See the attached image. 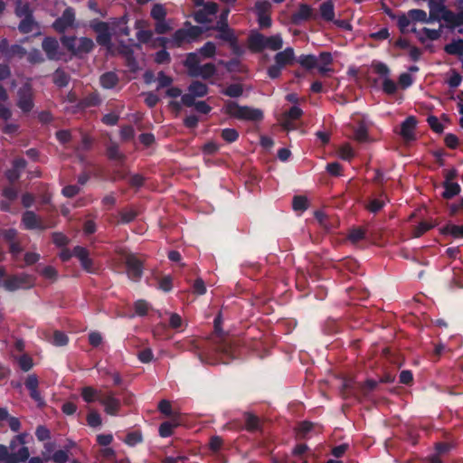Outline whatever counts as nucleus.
I'll list each match as a JSON object with an SVG mask.
<instances>
[{
	"label": "nucleus",
	"instance_id": "1",
	"mask_svg": "<svg viewBox=\"0 0 463 463\" xmlns=\"http://www.w3.org/2000/svg\"><path fill=\"white\" fill-rule=\"evenodd\" d=\"M27 434L17 435L10 443L12 452L5 445L0 444V463H20L28 459L30 453L24 446Z\"/></svg>",
	"mask_w": 463,
	"mask_h": 463
},
{
	"label": "nucleus",
	"instance_id": "2",
	"mask_svg": "<svg viewBox=\"0 0 463 463\" xmlns=\"http://www.w3.org/2000/svg\"><path fill=\"white\" fill-rule=\"evenodd\" d=\"M429 15L431 22L444 20L452 26L463 24V9L460 10L458 14H454L449 11L443 3L436 0L429 1Z\"/></svg>",
	"mask_w": 463,
	"mask_h": 463
},
{
	"label": "nucleus",
	"instance_id": "3",
	"mask_svg": "<svg viewBox=\"0 0 463 463\" xmlns=\"http://www.w3.org/2000/svg\"><path fill=\"white\" fill-rule=\"evenodd\" d=\"M223 111L227 115L241 120L260 121L263 118L262 110L250 107H241L233 101H228L223 107Z\"/></svg>",
	"mask_w": 463,
	"mask_h": 463
},
{
	"label": "nucleus",
	"instance_id": "4",
	"mask_svg": "<svg viewBox=\"0 0 463 463\" xmlns=\"http://www.w3.org/2000/svg\"><path fill=\"white\" fill-rule=\"evenodd\" d=\"M282 44L283 41L280 35L267 37L260 33H253L249 38V47L253 52H260L263 49L277 51L282 47Z\"/></svg>",
	"mask_w": 463,
	"mask_h": 463
},
{
	"label": "nucleus",
	"instance_id": "5",
	"mask_svg": "<svg viewBox=\"0 0 463 463\" xmlns=\"http://www.w3.org/2000/svg\"><path fill=\"white\" fill-rule=\"evenodd\" d=\"M202 33V29L198 26L188 25L177 30L172 36L171 40L160 39L165 44L169 43L171 47L181 46L184 43H190L195 40Z\"/></svg>",
	"mask_w": 463,
	"mask_h": 463
},
{
	"label": "nucleus",
	"instance_id": "6",
	"mask_svg": "<svg viewBox=\"0 0 463 463\" xmlns=\"http://www.w3.org/2000/svg\"><path fill=\"white\" fill-rule=\"evenodd\" d=\"M93 28L97 33V42L99 44L106 46L109 52L114 53V50L110 43V32H113L112 23L108 24L104 22H99L93 26Z\"/></svg>",
	"mask_w": 463,
	"mask_h": 463
},
{
	"label": "nucleus",
	"instance_id": "7",
	"mask_svg": "<svg viewBox=\"0 0 463 463\" xmlns=\"http://www.w3.org/2000/svg\"><path fill=\"white\" fill-rule=\"evenodd\" d=\"M127 274L133 281H138L143 273V261L132 253L125 254Z\"/></svg>",
	"mask_w": 463,
	"mask_h": 463
},
{
	"label": "nucleus",
	"instance_id": "8",
	"mask_svg": "<svg viewBox=\"0 0 463 463\" xmlns=\"http://www.w3.org/2000/svg\"><path fill=\"white\" fill-rule=\"evenodd\" d=\"M207 86L201 81H194L188 88V93L182 96L184 105L191 107L194 104V99L203 97L207 94Z\"/></svg>",
	"mask_w": 463,
	"mask_h": 463
},
{
	"label": "nucleus",
	"instance_id": "9",
	"mask_svg": "<svg viewBox=\"0 0 463 463\" xmlns=\"http://www.w3.org/2000/svg\"><path fill=\"white\" fill-rule=\"evenodd\" d=\"M33 279L27 274H20L6 279L4 287L8 291H14L20 288H28L33 287Z\"/></svg>",
	"mask_w": 463,
	"mask_h": 463
},
{
	"label": "nucleus",
	"instance_id": "10",
	"mask_svg": "<svg viewBox=\"0 0 463 463\" xmlns=\"http://www.w3.org/2000/svg\"><path fill=\"white\" fill-rule=\"evenodd\" d=\"M99 402L103 405L105 412L116 415L120 408V402L111 391L99 393Z\"/></svg>",
	"mask_w": 463,
	"mask_h": 463
},
{
	"label": "nucleus",
	"instance_id": "11",
	"mask_svg": "<svg viewBox=\"0 0 463 463\" xmlns=\"http://www.w3.org/2000/svg\"><path fill=\"white\" fill-rule=\"evenodd\" d=\"M75 23V15L71 8H67L62 15L53 23V28L58 33H63L68 29L73 28Z\"/></svg>",
	"mask_w": 463,
	"mask_h": 463
},
{
	"label": "nucleus",
	"instance_id": "12",
	"mask_svg": "<svg viewBox=\"0 0 463 463\" xmlns=\"http://www.w3.org/2000/svg\"><path fill=\"white\" fill-rule=\"evenodd\" d=\"M302 115V109L298 106H294L288 111H285L283 114H281L279 120L281 127L285 130L288 131L294 128L292 124L293 121L299 118Z\"/></svg>",
	"mask_w": 463,
	"mask_h": 463
},
{
	"label": "nucleus",
	"instance_id": "13",
	"mask_svg": "<svg viewBox=\"0 0 463 463\" xmlns=\"http://www.w3.org/2000/svg\"><path fill=\"white\" fill-rule=\"evenodd\" d=\"M42 48L50 60H60L61 58L60 45L56 39L52 37L45 38L42 43Z\"/></svg>",
	"mask_w": 463,
	"mask_h": 463
},
{
	"label": "nucleus",
	"instance_id": "14",
	"mask_svg": "<svg viewBox=\"0 0 463 463\" xmlns=\"http://www.w3.org/2000/svg\"><path fill=\"white\" fill-rule=\"evenodd\" d=\"M31 88L24 86L18 91L17 106L24 112L30 111L33 106Z\"/></svg>",
	"mask_w": 463,
	"mask_h": 463
},
{
	"label": "nucleus",
	"instance_id": "15",
	"mask_svg": "<svg viewBox=\"0 0 463 463\" xmlns=\"http://www.w3.org/2000/svg\"><path fill=\"white\" fill-rule=\"evenodd\" d=\"M73 255L79 259L81 267L88 272H94L93 260L90 258V253L87 249L77 246L73 249Z\"/></svg>",
	"mask_w": 463,
	"mask_h": 463
},
{
	"label": "nucleus",
	"instance_id": "16",
	"mask_svg": "<svg viewBox=\"0 0 463 463\" xmlns=\"http://www.w3.org/2000/svg\"><path fill=\"white\" fill-rule=\"evenodd\" d=\"M26 388L30 392V396L39 404L43 405L44 402L41 397V394L38 391L39 380L36 374L32 373L29 374L24 383Z\"/></svg>",
	"mask_w": 463,
	"mask_h": 463
},
{
	"label": "nucleus",
	"instance_id": "17",
	"mask_svg": "<svg viewBox=\"0 0 463 463\" xmlns=\"http://www.w3.org/2000/svg\"><path fill=\"white\" fill-rule=\"evenodd\" d=\"M22 221L26 229L44 230L47 228V226L43 223L41 219L33 212H25L23 215Z\"/></svg>",
	"mask_w": 463,
	"mask_h": 463
},
{
	"label": "nucleus",
	"instance_id": "18",
	"mask_svg": "<svg viewBox=\"0 0 463 463\" xmlns=\"http://www.w3.org/2000/svg\"><path fill=\"white\" fill-rule=\"evenodd\" d=\"M416 121L412 117L408 118L402 124L401 128V136L405 141L414 139V128Z\"/></svg>",
	"mask_w": 463,
	"mask_h": 463
},
{
	"label": "nucleus",
	"instance_id": "19",
	"mask_svg": "<svg viewBox=\"0 0 463 463\" xmlns=\"http://www.w3.org/2000/svg\"><path fill=\"white\" fill-rule=\"evenodd\" d=\"M295 53L292 48H287L275 55V61L278 65L284 67L291 64L294 61Z\"/></svg>",
	"mask_w": 463,
	"mask_h": 463
},
{
	"label": "nucleus",
	"instance_id": "20",
	"mask_svg": "<svg viewBox=\"0 0 463 463\" xmlns=\"http://www.w3.org/2000/svg\"><path fill=\"white\" fill-rule=\"evenodd\" d=\"M200 57L199 53L191 52L187 55L185 61H184V66L186 67L188 71V74L190 76H193L194 73L198 70L200 66Z\"/></svg>",
	"mask_w": 463,
	"mask_h": 463
},
{
	"label": "nucleus",
	"instance_id": "21",
	"mask_svg": "<svg viewBox=\"0 0 463 463\" xmlns=\"http://www.w3.org/2000/svg\"><path fill=\"white\" fill-rule=\"evenodd\" d=\"M312 15V8L307 5H300L298 10L292 15V21L296 24L307 20Z\"/></svg>",
	"mask_w": 463,
	"mask_h": 463
},
{
	"label": "nucleus",
	"instance_id": "22",
	"mask_svg": "<svg viewBox=\"0 0 463 463\" xmlns=\"http://www.w3.org/2000/svg\"><path fill=\"white\" fill-rule=\"evenodd\" d=\"M94 43L91 39L81 37L77 39L75 54L87 53L92 50Z\"/></svg>",
	"mask_w": 463,
	"mask_h": 463
},
{
	"label": "nucleus",
	"instance_id": "23",
	"mask_svg": "<svg viewBox=\"0 0 463 463\" xmlns=\"http://www.w3.org/2000/svg\"><path fill=\"white\" fill-rule=\"evenodd\" d=\"M81 397L86 402H93L96 399L99 400V393H102L100 390H97L92 386H85L80 391Z\"/></svg>",
	"mask_w": 463,
	"mask_h": 463
},
{
	"label": "nucleus",
	"instance_id": "24",
	"mask_svg": "<svg viewBox=\"0 0 463 463\" xmlns=\"http://www.w3.org/2000/svg\"><path fill=\"white\" fill-rule=\"evenodd\" d=\"M216 72V68L213 63H206L203 65H200L198 70L194 73L192 77H202L203 79H208L214 75Z\"/></svg>",
	"mask_w": 463,
	"mask_h": 463
},
{
	"label": "nucleus",
	"instance_id": "25",
	"mask_svg": "<svg viewBox=\"0 0 463 463\" xmlns=\"http://www.w3.org/2000/svg\"><path fill=\"white\" fill-rule=\"evenodd\" d=\"M443 186L445 191L442 194L443 198L451 199L460 193V186L458 183L454 182H444Z\"/></svg>",
	"mask_w": 463,
	"mask_h": 463
},
{
	"label": "nucleus",
	"instance_id": "26",
	"mask_svg": "<svg viewBox=\"0 0 463 463\" xmlns=\"http://www.w3.org/2000/svg\"><path fill=\"white\" fill-rule=\"evenodd\" d=\"M217 29L220 32L217 38L228 42L231 44H233L235 37L233 35L232 31L230 28H228L227 24H218Z\"/></svg>",
	"mask_w": 463,
	"mask_h": 463
},
{
	"label": "nucleus",
	"instance_id": "27",
	"mask_svg": "<svg viewBox=\"0 0 463 463\" xmlns=\"http://www.w3.org/2000/svg\"><path fill=\"white\" fill-rule=\"evenodd\" d=\"M321 16L326 21H333L335 17L334 4L331 0L324 2L320 5Z\"/></svg>",
	"mask_w": 463,
	"mask_h": 463
},
{
	"label": "nucleus",
	"instance_id": "28",
	"mask_svg": "<svg viewBox=\"0 0 463 463\" xmlns=\"http://www.w3.org/2000/svg\"><path fill=\"white\" fill-rule=\"evenodd\" d=\"M436 225H438V222H421L419 225L414 227V229L412 231V237L419 238L422 234H424L426 232H428L429 230L435 227Z\"/></svg>",
	"mask_w": 463,
	"mask_h": 463
},
{
	"label": "nucleus",
	"instance_id": "29",
	"mask_svg": "<svg viewBox=\"0 0 463 463\" xmlns=\"http://www.w3.org/2000/svg\"><path fill=\"white\" fill-rule=\"evenodd\" d=\"M445 51L449 54L462 55L463 54V40L458 39L445 46Z\"/></svg>",
	"mask_w": 463,
	"mask_h": 463
},
{
	"label": "nucleus",
	"instance_id": "30",
	"mask_svg": "<svg viewBox=\"0 0 463 463\" xmlns=\"http://www.w3.org/2000/svg\"><path fill=\"white\" fill-rule=\"evenodd\" d=\"M409 17L412 21L422 22V23H430V15H427V13L420 9H412L408 12Z\"/></svg>",
	"mask_w": 463,
	"mask_h": 463
},
{
	"label": "nucleus",
	"instance_id": "31",
	"mask_svg": "<svg viewBox=\"0 0 463 463\" xmlns=\"http://www.w3.org/2000/svg\"><path fill=\"white\" fill-rule=\"evenodd\" d=\"M440 232L443 234H450L454 238H463V225L448 224Z\"/></svg>",
	"mask_w": 463,
	"mask_h": 463
},
{
	"label": "nucleus",
	"instance_id": "32",
	"mask_svg": "<svg viewBox=\"0 0 463 463\" xmlns=\"http://www.w3.org/2000/svg\"><path fill=\"white\" fill-rule=\"evenodd\" d=\"M100 83L106 89H111L118 83V77L112 72H108L100 77Z\"/></svg>",
	"mask_w": 463,
	"mask_h": 463
},
{
	"label": "nucleus",
	"instance_id": "33",
	"mask_svg": "<svg viewBox=\"0 0 463 463\" xmlns=\"http://www.w3.org/2000/svg\"><path fill=\"white\" fill-rule=\"evenodd\" d=\"M364 235H365V230L361 227H356V228H353L352 230H350L347 239L353 244H355L358 241H362L364 238Z\"/></svg>",
	"mask_w": 463,
	"mask_h": 463
},
{
	"label": "nucleus",
	"instance_id": "34",
	"mask_svg": "<svg viewBox=\"0 0 463 463\" xmlns=\"http://www.w3.org/2000/svg\"><path fill=\"white\" fill-rule=\"evenodd\" d=\"M112 24H113V33H117V29H118V33L120 34H124V35H128L129 34V29L128 27L126 25L127 24V20H126V17L123 16L118 20H115L112 22Z\"/></svg>",
	"mask_w": 463,
	"mask_h": 463
},
{
	"label": "nucleus",
	"instance_id": "35",
	"mask_svg": "<svg viewBox=\"0 0 463 463\" xmlns=\"http://www.w3.org/2000/svg\"><path fill=\"white\" fill-rule=\"evenodd\" d=\"M198 53L203 58H212L216 53V45L213 42H207L198 50Z\"/></svg>",
	"mask_w": 463,
	"mask_h": 463
},
{
	"label": "nucleus",
	"instance_id": "36",
	"mask_svg": "<svg viewBox=\"0 0 463 463\" xmlns=\"http://www.w3.org/2000/svg\"><path fill=\"white\" fill-rule=\"evenodd\" d=\"M151 16L156 21L165 20L166 16V10L161 4H156L151 9Z\"/></svg>",
	"mask_w": 463,
	"mask_h": 463
},
{
	"label": "nucleus",
	"instance_id": "37",
	"mask_svg": "<svg viewBox=\"0 0 463 463\" xmlns=\"http://www.w3.org/2000/svg\"><path fill=\"white\" fill-rule=\"evenodd\" d=\"M36 28L37 24L33 20L32 16L28 18H24L19 24V30L24 33H31Z\"/></svg>",
	"mask_w": 463,
	"mask_h": 463
},
{
	"label": "nucleus",
	"instance_id": "38",
	"mask_svg": "<svg viewBox=\"0 0 463 463\" xmlns=\"http://www.w3.org/2000/svg\"><path fill=\"white\" fill-rule=\"evenodd\" d=\"M15 361L24 372H28L33 366V359L27 354L15 357Z\"/></svg>",
	"mask_w": 463,
	"mask_h": 463
},
{
	"label": "nucleus",
	"instance_id": "39",
	"mask_svg": "<svg viewBox=\"0 0 463 463\" xmlns=\"http://www.w3.org/2000/svg\"><path fill=\"white\" fill-rule=\"evenodd\" d=\"M385 204V201L383 199L373 198L371 199L364 207L371 213H378Z\"/></svg>",
	"mask_w": 463,
	"mask_h": 463
},
{
	"label": "nucleus",
	"instance_id": "40",
	"mask_svg": "<svg viewBox=\"0 0 463 463\" xmlns=\"http://www.w3.org/2000/svg\"><path fill=\"white\" fill-rule=\"evenodd\" d=\"M298 62L307 69L317 67L318 60L314 55H302L298 59Z\"/></svg>",
	"mask_w": 463,
	"mask_h": 463
},
{
	"label": "nucleus",
	"instance_id": "41",
	"mask_svg": "<svg viewBox=\"0 0 463 463\" xmlns=\"http://www.w3.org/2000/svg\"><path fill=\"white\" fill-rule=\"evenodd\" d=\"M31 8L29 5L22 0H18L16 6V14L19 17L28 18L31 17Z\"/></svg>",
	"mask_w": 463,
	"mask_h": 463
},
{
	"label": "nucleus",
	"instance_id": "42",
	"mask_svg": "<svg viewBox=\"0 0 463 463\" xmlns=\"http://www.w3.org/2000/svg\"><path fill=\"white\" fill-rule=\"evenodd\" d=\"M178 425L176 421H165L159 427V433L161 437H168L172 435L173 430Z\"/></svg>",
	"mask_w": 463,
	"mask_h": 463
},
{
	"label": "nucleus",
	"instance_id": "43",
	"mask_svg": "<svg viewBox=\"0 0 463 463\" xmlns=\"http://www.w3.org/2000/svg\"><path fill=\"white\" fill-rule=\"evenodd\" d=\"M338 156L344 160H351L354 156V152L349 144H344L338 149Z\"/></svg>",
	"mask_w": 463,
	"mask_h": 463
},
{
	"label": "nucleus",
	"instance_id": "44",
	"mask_svg": "<svg viewBox=\"0 0 463 463\" xmlns=\"http://www.w3.org/2000/svg\"><path fill=\"white\" fill-rule=\"evenodd\" d=\"M292 205L295 211H304L308 206V200L306 196H295L293 199Z\"/></svg>",
	"mask_w": 463,
	"mask_h": 463
},
{
	"label": "nucleus",
	"instance_id": "45",
	"mask_svg": "<svg viewBox=\"0 0 463 463\" xmlns=\"http://www.w3.org/2000/svg\"><path fill=\"white\" fill-rule=\"evenodd\" d=\"M253 10L256 14H269L271 10V5L268 1H259L255 4Z\"/></svg>",
	"mask_w": 463,
	"mask_h": 463
},
{
	"label": "nucleus",
	"instance_id": "46",
	"mask_svg": "<svg viewBox=\"0 0 463 463\" xmlns=\"http://www.w3.org/2000/svg\"><path fill=\"white\" fill-rule=\"evenodd\" d=\"M107 153L110 159L122 160L124 158V156L120 153L118 145L114 143L109 146Z\"/></svg>",
	"mask_w": 463,
	"mask_h": 463
},
{
	"label": "nucleus",
	"instance_id": "47",
	"mask_svg": "<svg viewBox=\"0 0 463 463\" xmlns=\"http://www.w3.org/2000/svg\"><path fill=\"white\" fill-rule=\"evenodd\" d=\"M245 419H246V428L249 430H256L259 429L260 420L256 416H254L250 413H247L245 415Z\"/></svg>",
	"mask_w": 463,
	"mask_h": 463
},
{
	"label": "nucleus",
	"instance_id": "48",
	"mask_svg": "<svg viewBox=\"0 0 463 463\" xmlns=\"http://www.w3.org/2000/svg\"><path fill=\"white\" fill-rule=\"evenodd\" d=\"M87 421L90 427H99L101 425L100 415L94 411H91L87 415Z\"/></svg>",
	"mask_w": 463,
	"mask_h": 463
},
{
	"label": "nucleus",
	"instance_id": "49",
	"mask_svg": "<svg viewBox=\"0 0 463 463\" xmlns=\"http://www.w3.org/2000/svg\"><path fill=\"white\" fill-rule=\"evenodd\" d=\"M238 137L239 134L234 128H225L222 131V137L229 143L234 142Z\"/></svg>",
	"mask_w": 463,
	"mask_h": 463
},
{
	"label": "nucleus",
	"instance_id": "50",
	"mask_svg": "<svg viewBox=\"0 0 463 463\" xmlns=\"http://www.w3.org/2000/svg\"><path fill=\"white\" fill-rule=\"evenodd\" d=\"M53 80L56 85L62 87L68 83V76L64 71L57 70L53 75Z\"/></svg>",
	"mask_w": 463,
	"mask_h": 463
},
{
	"label": "nucleus",
	"instance_id": "51",
	"mask_svg": "<svg viewBox=\"0 0 463 463\" xmlns=\"http://www.w3.org/2000/svg\"><path fill=\"white\" fill-rule=\"evenodd\" d=\"M77 39L76 37L63 36L61 37V43L70 52L75 54Z\"/></svg>",
	"mask_w": 463,
	"mask_h": 463
},
{
	"label": "nucleus",
	"instance_id": "52",
	"mask_svg": "<svg viewBox=\"0 0 463 463\" xmlns=\"http://www.w3.org/2000/svg\"><path fill=\"white\" fill-rule=\"evenodd\" d=\"M354 139L358 142H364L368 140L367 128L364 125H361L357 129H355Z\"/></svg>",
	"mask_w": 463,
	"mask_h": 463
},
{
	"label": "nucleus",
	"instance_id": "53",
	"mask_svg": "<svg viewBox=\"0 0 463 463\" xmlns=\"http://www.w3.org/2000/svg\"><path fill=\"white\" fill-rule=\"evenodd\" d=\"M137 215V212L135 209H128L120 213V221L122 222H129L134 220V218Z\"/></svg>",
	"mask_w": 463,
	"mask_h": 463
},
{
	"label": "nucleus",
	"instance_id": "54",
	"mask_svg": "<svg viewBox=\"0 0 463 463\" xmlns=\"http://www.w3.org/2000/svg\"><path fill=\"white\" fill-rule=\"evenodd\" d=\"M383 89L387 94H393L397 90V86L394 81L385 77L383 82Z\"/></svg>",
	"mask_w": 463,
	"mask_h": 463
},
{
	"label": "nucleus",
	"instance_id": "55",
	"mask_svg": "<svg viewBox=\"0 0 463 463\" xmlns=\"http://www.w3.org/2000/svg\"><path fill=\"white\" fill-rule=\"evenodd\" d=\"M172 29L168 22L165 20L156 21L155 30L157 33L162 34L169 32Z\"/></svg>",
	"mask_w": 463,
	"mask_h": 463
},
{
	"label": "nucleus",
	"instance_id": "56",
	"mask_svg": "<svg viewBox=\"0 0 463 463\" xmlns=\"http://www.w3.org/2000/svg\"><path fill=\"white\" fill-rule=\"evenodd\" d=\"M420 38L425 37L430 40H436L440 36L439 30H431L428 28H423L420 33Z\"/></svg>",
	"mask_w": 463,
	"mask_h": 463
},
{
	"label": "nucleus",
	"instance_id": "57",
	"mask_svg": "<svg viewBox=\"0 0 463 463\" xmlns=\"http://www.w3.org/2000/svg\"><path fill=\"white\" fill-rule=\"evenodd\" d=\"M41 274L45 279H51L53 281L56 280L57 276H58L57 270L53 267H51V266L44 267L42 269Z\"/></svg>",
	"mask_w": 463,
	"mask_h": 463
},
{
	"label": "nucleus",
	"instance_id": "58",
	"mask_svg": "<svg viewBox=\"0 0 463 463\" xmlns=\"http://www.w3.org/2000/svg\"><path fill=\"white\" fill-rule=\"evenodd\" d=\"M224 94L230 97H239L242 94V88L238 84H232L224 90Z\"/></svg>",
	"mask_w": 463,
	"mask_h": 463
},
{
	"label": "nucleus",
	"instance_id": "59",
	"mask_svg": "<svg viewBox=\"0 0 463 463\" xmlns=\"http://www.w3.org/2000/svg\"><path fill=\"white\" fill-rule=\"evenodd\" d=\"M43 448H44V449L42 452V455H43L44 460H46V461L51 460V458L53 455L54 449H55V444L52 442H47L44 444Z\"/></svg>",
	"mask_w": 463,
	"mask_h": 463
},
{
	"label": "nucleus",
	"instance_id": "60",
	"mask_svg": "<svg viewBox=\"0 0 463 463\" xmlns=\"http://www.w3.org/2000/svg\"><path fill=\"white\" fill-rule=\"evenodd\" d=\"M173 80L171 77L165 75L164 72H159L157 76L158 89L165 88L171 85Z\"/></svg>",
	"mask_w": 463,
	"mask_h": 463
},
{
	"label": "nucleus",
	"instance_id": "61",
	"mask_svg": "<svg viewBox=\"0 0 463 463\" xmlns=\"http://www.w3.org/2000/svg\"><path fill=\"white\" fill-rule=\"evenodd\" d=\"M410 20L411 19L409 17V15L406 14H402L397 17L398 26L402 33L407 31V28L411 23Z\"/></svg>",
	"mask_w": 463,
	"mask_h": 463
},
{
	"label": "nucleus",
	"instance_id": "62",
	"mask_svg": "<svg viewBox=\"0 0 463 463\" xmlns=\"http://www.w3.org/2000/svg\"><path fill=\"white\" fill-rule=\"evenodd\" d=\"M35 435L37 439L41 441L47 440L51 437L50 430L46 429L44 426H39L36 429Z\"/></svg>",
	"mask_w": 463,
	"mask_h": 463
},
{
	"label": "nucleus",
	"instance_id": "63",
	"mask_svg": "<svg viewBox=\"0 0 463 463\" xmlns=\"http://www.w3.org/2000/svg\"><path fill=\"white\" fill-rule=\"evenodd\" d=\"M69 458V456L66 451L64 450H57L53 453L52 457V460H53L55 463H65Z\"/></svg>",
	"mask_w": 463,
	"mask_h": 463
},
{
	"label": "nucleus",
	"instance_id": "64",
	"mask_svg": "<svg viewBox=\"0 0 463 463\" xmlns=\"http://www.w3.org/2000/svg\"><path fill=\"white\" fill-rule=\"evenodd\" d=\"M68 343V337L61 332H55L53 335V344L58 346L65 345Z\"/></svg>",
	"mask_w": 463,
	"mask_h": 463
}]
</instances>
